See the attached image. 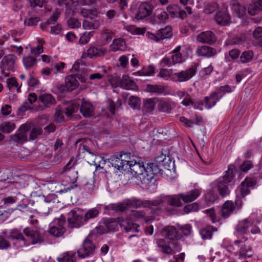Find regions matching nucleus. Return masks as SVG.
Masks as SVG:
<instances>
[{"mask_svg": "<svg viewBox=\"0 0 262 262\" xmlns=\"http://www.w3.org/2000/svg\"><path fill=\"white\" fill-rule=\"evenodd\" d=\"M167 11L172 17H177L181 15V10L177 5H170L167 8Z\"/></svg>", "mask_w": 262, "mask_h": 262, "instance_id": "obj_47", "label": "nucleus"}, {"mask_svg": "<svg viewBox=\"0 0 262 262\" xmlns=\"http://www.w3.org/2000/svg\"><path fill=\"white\" fill-rule=\"evenodd\" d=\"M95 248V246L91 241L86 238L83 242L82 248L78 251V254L80 257L84 258L92 253Z\"/></svg>", "mask_w": 262, "mask_h": 262, "instance_id": "obj_17", "label": "nucleus"}, {"mask_svg": "<svg viewBox=\"0 0 262 262\" xmlns=\"http://www.w3.org/2000/svg\"><path fill=\"white\" fill-rule=\"evenodd\" d=\"M39 99L43 104L47 107H49L54 104L56 102L55 99L53 97L52 95L50 94H41L39 96Z\"/></svg>", "mask_w": 262, "mask_h": 262, "instance_id": "obj_37", "label": "nucleus"}, {"mask_svg": "<svg viewBox=\"0 0 262 262\" xmlns=\"http://www.w3.org/2000/svg\"><path fill=\"white\" fill-rule=\"evenodd\" d=\"M195 74V69L193 67H191L180 72L174 73L172 77V80L180 82L187 81L192 78Z\"/></svg>", "mask_w": 262, "mask_h": 262, "instance_id": "obj_10", "label": "nucleus"}, {"mask_svg": "<svg viewBox=\"0 0 262 262\" xmlns=\"http://www.w3.org/2000/svg\"><path fill=\"white\" fill-rule=\"evenodd\" d=\"M81 13L83 17H86L83 22V27L85 29H96L99 27V21L94 18L96 15L95 11L83 9Z\"/></svg>", "mask_w": 262, "mask_h": 262, "instance_id": "obj_8", "label": "nucleus"}, {"mask_svg": "<svg viewBox=\"0 0 262 262\" xmlns=\"http://www.w3.org/2000/svg\"><path fill=\"white\" fill-rule=\"evenodd\" d=\"M231 7L233 13L237 17H242L246 14V9L240 5L236 0H232L231 2Z\"/></svg>", "mask_w": 262, "mask_h": 262, "instance_id": "obj_29", "label": "nucleus"}, {"mask_svg": "<svg viewBox=\"0 0 262 262\" xmlns=\"http://www.w3.org/2000/svg\"><path fill=\"white\" fill-rule=\"evenodd\" d=\"M79 105L76 103H73L66 108V114L70 117L73 114L78 111Z\"/></svg>", "mask_w": 262, "mask_h": 262, "instance_id": "obj_55", "label": "nucleus"}, {"mask_svg": "<svg viewBox=\"0 0 262 262\" xmlns=\"http://www.w3.org/2000/svg\"><path fill=\"white\" fill-rule=\"evenodd\" d=\"M161 234L163 236L166 237L169 239H178L181 238V235L178 233L177 229L173 226L164 227Z\"/></svg>", "mask_w": 262, "mask_h": 262, "instance_id": "obj_25", "label": "nucleus"}, {"mask_svg": "<svg viewBox=\"0 0 262 262\" xmlns=\"http://www.w3.org/2000/svg\"><path fill=\"white\" fill-rule=\"evenodd\" d=\"M174 163L170 160L169 157H166V160L161 164L159 167L163 170H170L173 167Z\"/></svg>", "mask_w": 262, "mask_h": 262, "instance_id": "obj_56", "label": "nucleus"}, {"mask_svg": "<svg viewBox=\"0 0 262 262\" xmlns=\"http://www.w3.org/2000/svg\"><path fill=\"white\" fill-rule=\"evenodd\" d=\"M234 244L240 247L238 252L239 259L247 258L251 257L253 255V253L250 245L240 240H235Z\"/></svg>", "mask_w": 262, "mask_h": 262, "instance_id": "obj_13", "label": "nucleus"}, {"mask_svg": "<svg viewBox=\"0 0 262 262\" xmlns=\"http://www.w3.org/2000/svg\"><path fill=\"white\" fill-rule=\"evenodd\" d=\"M252 167V163L250 161H245L240 166V169L243 172H247Z\"/></svg>", "mask_w": 262, "mask_h": 262, "instance_id": "obj_64", "label": "nucleus"}, {"mask_svg": "<svg viewBox=\"0 0 262 262\" xmlns=\"http://www.w3.org/2000/svg\"><path fill=\"white\" fill-rule=\"evenodd\" d=\"M5 79H6V81L7 84V86L11 90L14 87L17 88L16 91L18 93L20 92V86H18V84L16 80V79L14 77L8 78V77H6ZM4 80L3 81H4Z\"/></svg>", "mask_w": 262, "mask_h": 262, "instance_id": "obj_49", "label": "nucleus"}, {"mask_svg": "<svg viewBox=\"0 0 262 262\" xmlns=\"http://www.w3.org/2000/svg\"><path fill=\"white\" fill-rule=\"evenodd\" d=\"M260 10H262V0H253L247 8V12L251 15L257 14Z\"/></svg>", "mask_w": 262, "mask_h": 262, "instance_id": "obj_31", "label": "nucleus"}, {"mask_svg": "<svg viewBox=\"0 0 262 262\" xmlns=\"http://www.w3.org/2000/svg\"><path fill=\"white\" fill-rule=\"evenodd\" d=\"M80 112L85 117H90L94 115V107L89 102L83 100L81 104Z\"/></svg>", "mask_w": 262, "mask_h": 262, "instance_id": "obj_27", "label": "nucleus"}, {"mask_svg": "<svg viewBox=\"0 0 262 262\" xmlns=\"http://www.w3.org/2000/svg\"><path fill=\"white\" fill-rule=\"evenodd\" d=\"M197 40L201 43H211L215 41L214 34L210 31L203 32L197 36Z\"/></svg>", "mask_w": 262, "mask_h": 262, "instance_id": "obj_26", "label": "nucleus"}, {"mask_svg": "<svg viewBox=\"0 0 262 262\" xmlns=\"http://www.w3.org/2000/svg\"><path fill=\"white\" fill-rule=\"evenodd\" d=\"M24 233L27 236V239L25 238L23 234L16 229L3 232L4 236L0 235V249H7L10 247V242L7 241L6 238L12 242L16 248L27 247L30 244L41 243L43 240L38 232L31 230L29 228H26L24 229Z\"/></svg>", "mask_w": 262, "mask_h": 262, "instance_id": "obj_1", "label": "nucleus"}, {"mask_svg": "<svg viewBox=\"0 0 262 262\" xmlns=\"http://www.w3.org/2000/svg\"><path fill=\"white\" fill-rule=\"evenodd\" d=\"M196 53L198 56L210 57L216 54V51L208 46H202L197 49Z\"/></svg>", "mask_w": 262, "mask_h": 262, "instance_id": "obj_32", "label": "nucleus"}, {"mask_svg": "<svg viewBox=\"0 0 262 262\" xmlns=\"http://www.w3.org/2000/svg\"><path fill=\"white\" fill-rule=\"evenodd\" d=\"M28 126L25 124L21 125L15 134L10 136V142L14 144H22L27 140V132L28 130Z\"/></svg>", "mask_w": 262, "mask_h": 262, "instance_id": "obj_9", "label": "nucleus"}, {"mask_svg": "<svg viewBox=\"0 0 262 262\" xmlns=\"http://www.w3.org/2000/svg\"><path fill=\"white\" fill-rule=\"evenodd\" d=\"M164 87L158 85H147L146 91L148 92L152 93L161 94L164 92Z\"/></svg>", "mask_w": 262, "mask_h": 262, "instance_id": "obj_50", "label": "nucleus"}, {"mask_svg": "<svg viewBox=\"0 0 262 262\" xmlns=\"http://www.w3.org/2000/svg\"><path fill=\"white\" fill-rule=\"evenodd\" d=\"M256 184L255 179L247 177L241 183V185L237 188L242 198H244L250 193V188L253 187Z\"/></svg>", "mask_w": 262, "mask_h": 262, "instance_id": "obj_16", "label": "nucleus"}, {"mask_svg": "<svg viewBox=\"0 0 262 262\" xmlns=\"http://www.w3.org/2000/svg\"><path fill=\"white\" fill-rule=\"evenodd\" d=\"M202 189L200 188H195L185 193H182V201L185 203L191 202L196 200L201 194Z\"/></svg>", "mask_w": 262, "mask_h": 262, "instance_id": "obj_19", "label": "nucleus"}, {"mask_svg": "<svg viewBox=\"0 0 262 262\" xmlns=\"http://www.w3.org/2000/svg\"><path fill=\"white\" fill-rule=\"evenodd\" d=\"M93 34L94 32L92 31L84 33L80 38V43L84 45L88 43L93 35Z\"/></svg>", "mask_w": 262, "mask_h": 262, "instance_id": "obj_57", "label": "nucleus"}, {"mask_svg": "<svg viewBox=\"0 0 262 262\" xmlns=\"http://www.w3.org/2000/svg\"><path fill=\"white\" fill-rule=\"evenodd\" d=\"M131 216L135 221L143 219L146 223L151 222L154 220V218L151 216L146 217L145 213L141 211L135 210L132 211Z\"/></svg>", "mask_w": 262, "mask_h": 262, "instance_id": "obj_36", "label": "nucleus"}, {"mask_svg": "<svg viewBox=\"0 0 262 262\" xmlns=\"http://www.w3.org/2000/svg\"><path fill=\"white\" fill-rule=\"evenodd\" d=\"M23 62L24 67L27 69L33 68L37 63L36 59L31 56L24 57Z\"/></svg>", "mask_w": 262, "mask_h": 262, "instance_id": "obj_46", "label": "nucleus"}, {"mask_svg": "<svg viewBox=\"0 0 262 262\" xmlns=\"http://www.w3.org/2000/svg\"><path fill=\"white\" fill-rule=\"evenodd\" d=\"M127 30L132 34L141 35L145 33V30L144 28H139L135 26H129Z\"/></svg>", "mask_w": 262, "mask_h": 262, "instance_id": "obj_61", "label": "nucleus"}, {"mask_svg": "<svg viewBox=\"0 0 262 262\" xmlns=\"http://www.w3.org/2000/svg\"><path fill=\"white\" fill-rule=\"evenodd\" d=\"M121 88L129 90H136L138 86L136 83L127 75H123L121 78Z\"/></svg>", "mask_w": 262, "mask_h": 262, "instance_id": "obj_30", "label": "nucleus"}, {"mask_svg": "<svg viewBox=\"0 0 262 262\" xmlns=\"http://www.w3.org/2000/svg\"><path fill=\"white\" fill-rule=\"evenodd\" d=\"M182 193L172 195H160L154 199V203L156 204V209H165V204L167 203L170 206L179 207L182 206Z\"/></svg>", "mask_w": 262, "mask_h": 262, "instance_id": "obj_6", "label": "nucleus"}, {"mask_svg": "<svg viewBox=\"0 0 262 262\" xmlns=\"http://www.w3.org/2000/svg\"><path fill=\"white\" fill-rule=\"evenodd\" d=\"M166 155L161 154L155 158L154 163L135 164L132 166V170L137 175L140 182L143 184H148L156 174L163 171V169L159 166L166 160Z\"/></svg>", "mask_w": 262, "mask_h": 262, "instance_id": "obj_2", "label": "nucleus"}, {"mask_svg": "<svg viewBox=\"0 0 262 262\" xmlns=\"http://www.w3.org/2000/svg\"><path fill=\"white\" fill-rule=\"evenodd\" d=\"M157 244L160 250L163 253L169 254L172 252V249L169 246V242L168 241H166L165 239H159L157 241Z\"/></svg>", "mask_w": 262, "mask_h": 262, "instance_id": "obj_38", "label": "nucleus"}, {"mask_svg": "<svg viewBox=\"0 0 262 262\" xmlns=\"http://www.w3.org/2000/svg\"><path fill=\"white\" fill-rule=\"evenodd\" d=\"M107 50L104 48H95L94 47H90L87 51L86 53L83 54L81 57L84 58L86 57L93 58L97 56H100L105 54Z\"/></svg>", "mask_w": 262, "mask_h": 262, "instance_id": "obj_23", "label": "nucleus"}, {"mask_svg": "<svg viewBox=\"0 0 262 262\" xmlns=\"http://www.w3.org/2000/svg\"><path fill=\"white\" fill-rule=\"evenodd\" d=\"M42 133V130L41 127H34L31 130L30 134V140L35 139L38 136L41 135Z\"/></svg>", "mask_w": 262, "mask_h": 262, "instance_id": "obj_60", "label": "nucleus"}, {"mask_svg": "<svg viewBox=\"0 0 262 262\" xmlns=\"http://www.w3.org/2000/svg\"><path fill=\"white\" fill-rule=\"evenodd\" d=\"M181 50V46L177 47L171 53V59L174 64L181 63L182 62L183 58L182 54L180 52Z\"/></svg>", "mask_w": 262, "mask_h": 262, "instance_id": "obj_44", "label": "nucleus"}, {"mask_svg": "<svg viewBox=\"0 0 262 262\" xmlns=\"http://www.w3.org/2000/svg\"><path fill=\"white\" fill-rule=\"evenodd\" d=\"M235 89L234 86H231L228 85H225L224 86H222L220 88V89L217 92V95L220 98L224 95L228 93H231L233 92Z\"/></svg>", "mask_w": 262, "mask_h": 262, "instance_id": "obj_53", "label": "nucleus"}, {"mask_svg": "<svg viewBox=\"0 0 262 262\" xmlns=\"http://www.w3.org/2000/svg\"><path fill=\"white\" fill-rule=\"evenodd\" d=\"M99 213V211L96 208H93L89 209L85 213L83 220L85 222H88L89 220L96 217Z\"/></svg>", "mask_w": 262, "mask_h": 262, "instance_id": "obj_45", "label": "nucleus"}, {"mask_svg": "<svg viewBox=\"0 0 262 262\" xmlns=\"http://www.w3.org/2000/svg\"><path fill=\"white\" fill-rule=\"evenodd\" d=\"M219 99L220 98L217 95V93H212L209 97L205 98V107L207 109L211 108L215 105Z\"/></svg>", "mask_w": 262, "mask_h": 262, "instance_id": "obj_39", "label": "nucleus"}, {"mask_svg": "<svg viewBox=\"0 0 262 262\" xmlns=\"http://www.w3.org/2000/svg\"><path fill=\"white\" fill-rule=\"evenodd\" d=\"M65 218L61 216L54 220L52 223L50 233L55 236H61L65 232L64 227Z\"/></svg>", "mask_w": 262, "mask_h": 262, "instance_id": "obj_11", "label": "nucleus"}, {"mask_svg": "<svg viewBox=\"0 0 262 262\" xmlns=\"http://www.w3.org/2000/svg\"><path fill=\"white\" fill-rule=\"evenodd\" d=\"M126 48L125 41L122 38H117L113 40V43L110 46V50L112 52L117 51H123Z\"/></svg>", "mask_w": 262, "mask_h": 262, "instance_id": "obj_33", "label": "nucleus"}, {"mask_svg": "<svg viewBox=\"0 0 262 262\" xmlns=\"http://www.w3.org/2000/svg\"><path fill=\"white\" fill-rule=\"evenodd\" d=\"M55 120L57 122H61L64 121V117L63 112L61 110V108L58 106L56 108V111L54 115Z\"/></svg>", "mask_w": 262, "mask_h": 262, "instance_id": "obj_59", "label": "nucleus"}, {"mask_svg": "<svg viewBox=\"0 0 262 262\" xmlns=\"http://www.w3.org/2000/svg\"><path fill=\"white\" fill-rule=\"evenodd\" d=\"M15 128V124L13 122L6 121L0 124V130L4 133H10Z\"/></svg>", "mask_w": 262, "mask_h": 262, "instance_id": "obj_42", "label": "nucleus"}, {"mask_svg": "<svg viewBox=\"0 0 262 262\" xmlns=\"http://www.w3.org/2000/svg\"><path fill=\"white\" fill-rule=\"evenodd\" d=\"M251 226V223L247 220L239 221L235 227V235L237 236H239L247 233L248 231L249 228Z\"/></svg>", "mask_w": 262, "mask_h": 262, "instance_id": "obj_28", "label": "nucleus"}, {"mask_svg": "<svg viewBox=\"0 0 262 262\" xmlns=\"http://www.w3.org/2000/svg\"><path fill=\"white\" fill-rule=\"evenodd\" d=\"M64 172L68 177H69L70 182L74 183L76 180L77 173L74 169H71L69 170H65Z\"/></svg>", "mask_w": 262, "mask_h": 262, "instance_id": "obj_62", "label": "nucleus"}, {"mask_svg": "<svg viewBox=\"0 0 262 262\" xmlns=\"http://www.w3.org/2000/svg\"><path fill=\"white\" fill-rule=\"evenodd\" d=\"M57 260L59 262H74L75 254L73 252H66L59 255Z\"/></svg>", "mask_w": 262, "mask_h": 262, "instance_id": "obj_41", "label": "nucleus"}, {"mask_svg": "<svg viewBox=\"0 0 262 262\" xmlns=\"http://www.w3.org/2000/svg\"><path fill=\"white\" fill-rule=\"evenodd\" d=\"M214 19L216 22L221 26L226 25L229 24L230 16L226 10L217 12Z\"/></svg>", "mask_w": 262, "mask_h": 262, "instance_id": "obj_24", "label": "nucleus"}, {"mask_svg": "<svg viewBox=\"0 0 262 262\" xmlns=\"http://www.w3.org/2000/svg\"><path fill=\"white\" fill-rule=\"evenodd\" d=\"M216 228H213L211 226H207L205 228L202 229L200 233L203 239H210L212 237V232L216 231Z\"/></svg>", "mask_w": 262, "mask_h": 262, "instance_id": "obj_43", "label": "nucleus"}, {"mask_svg": "<svg viewBox=\"0 0 262 262\" xmlns=\"http://www.w3.org/2000/svg\"><path fill=\"white\" fill-rule=\"evenodd\" d=\"M118 222L122 230L126 232H139V226L133 223L129 218L119 219Z\"/></svg>", "mask_w": 262, "mask_h": 262, "instance_id": "obj_14", "label": "nucleus"}, {"mask_svg": "<svg viewBox=\"0 0 262 262\" xmlns=\"http://www.w3.org/2000/svg\"><path fill=\"white\" fill-rule=\"evenodd\" d=\"M235 211V207L233 202L230 201H226L223 205L221 215L224 218H227Z\"/></svg>", "mask_w": 262, "mask_h": 262, "instance_id": "obj_22", "label": "nucleus"}, {"mask_svg": "<svg viewBox=\"0 0 262 262\" xmlns=\"http://www.w3.org/2000/svg\"><path fill=\"white\" fill-rule=\"evenodd\" d=\"M68 221L71 227H79L82 223V217L80 212L79 210H71L68 213Z\"/></svg>", "mask_w": 262, "mask_h": 262, "instance_id": "obj_15", "label": "nucleus"}, {"mask_svg": "<svg viewBox=\"0 0 262 262\" xmlns=\"http://www.w3.org/2000/svg\"><path fill=\"white\" fill-rule=\"evenodd\" d=\"M253 58V53L251 51L244 52L241 57L240 60L242 63H247L250 62Z\"/></svg>", "mask_w": 262, "mask_h": 262, "instance_id": "obj_52", "label": "nucleus"}, {"mask_svg": "<svg viewBox=\"0 0 262 262\" xmlns=\"http://www.w3.org/2000/svg\"><path fill=\"white\" fill-rule=\"evenodd\" d=\"M128 104L133 109L138 110L140 107L141 101L138 97L132 96L129 97Z\"/></svg>", "mask_w": 262, "mask_h": 262, "instance_id": "obj_54", "label": "nucleus"}, {"mask_svg": "<svg viewBox=\"0 0 262 262\" xmlns=\"http://www.w3.org/2000/svg\"><path fill=\"white\" fill-rule=\"evenodd\" d=\"M78 85V82L76 77L74 75H70L65 79V83L61 87V91H71L75 89Z\"/></svg>", "mask_w": 262, "mask_h": 262, "instance_id": "obj_21", "label": "nucleus"}, {"mask_svg": "<svg viewBox=\"0 0 262 262\" xmlns=\"http://www.w3.org/2000/svg\"><path fill=\"white\" fill-rule=\"evenodd\" d=\"M171 35V28L169 27H166L164 29H160L156 33L147 32L146 34V36L148 38L156 41L169 38Z\"/></svg>", "mask_w": 262, "mask_h": 262, "instance_id": "obj_12", "label": "nucleus"}, {"mask_svg": "<svg viewBox=\"0 0 262 262\" xmlns=\"http://www.w3.org/2000/svg\"><path fill=\"white\" fill-rule=\"evenodd\" d=\"M158 102L156 98H148L144 101L142 109L146 113H150L154 111Z\"/></svg>", "mask_w": 262, "mask_h": 262, "instance_id": "obj_34", "label": "nucleus"}, {"mask_svg": "<svg viewBox=\"0 0 262 262\" xmlns=\"http://www.w3.org/2000/svg\"><path fill=\"white\" fill-rule=\"evenodd\" d=\"M84 157L87 160L88 163L91 165L96 164L98 156L86 150L84 152Z\"/></svg>", "mask_w": 262, "mask_h": 262, "instance_id": "obj_51", "label": "nucleus"}, {"mask_svg": "<svg viewBox=\"0 0 262 262\" xmlns=\"http://www.w3.org/2000/svg\"><path fill=\"white\" fill-rule=\"evenodd\" d=\"M42 199H43V202L41 204L39 209L40 213L47 215L49 212L50 208H51L50 204L55 202L56 197L54 195L52 194L46 198L42 197Z\"/></svg>", "mask_w": 262, "mask_h": 262, "instance_id": "obj_20", "label": "nucleus"}, {"mask_svg": "<svg viewBox=\"0 0 262 262\" xmlns=\"http://www.w3.org/2000/svg\"><path fill=\"white\" fill-rule=\"evenodd\" d=\"M15 57L13 55L5 56L0 63V70L2 75L0 76V81H3L9 77V71L13 70L15 64Z\"/></svg>", "mask_w": 262, "mask_h": 262, "instance_id": "obj_7", "label": "nucleus"}, {"mask_svg": "<svg viewBox=\"0 0 262 262\" xmlns=\"http://www.w3.org/2000/svg\"><path fill=\"white\" fill-rule=\"evenodd\" d=\"M174 106V104L167 99L159 100L158 106L163 112H169Z\"/></svg>", "mask_w": 262, "mask_h": 262, "instance_id": "obj_40", "label": "nucleus"}, {"mask_svg": "<svg viewBox=\"0 0 262 262\" xmlns=\"http://www.w3.org/2000/svg\"><path fill=\"white\" fill-rule=\"evenodd\" d=\"M129 155L127 154H123L120 155L119 156H113L108 159V162L110 163L113 167L117 171H122L128 168L130 169V172L133 176L135 177L137 180L139 181V178L132 170V166L134 164L139 163V162L130 161Z\"/></svg>", "mask_w": 262, "mask_h": 262, "instance_id": "obj_4", "label": "nucleus"}, {"mask_svg": "<svg viewBox=\"0 0 262 262\" xmlns=\"http://www.w3.org/2000/svg\"><path fill=\"white\" fill-rule=\"evenodd\" d=\"M37 99V95L35 93H30L28 96V102H24L19 110L22 112H25L26 111L29 110L32 108L31 104L35 102Z\"/></svg>", "mask_w": 262, "mask_h": 262, "instance_id": "obj_35", "label": "nucleus"}, {"mask_svg": "<svg viewBox=\"0 0 262 262\" xmlns=\"http://www.w3.org/2000/svg\"><path fill=\"white\" fill-rule=\"evenodd\" d=\"M199 208L198 204L196 203H193L186 205L184 208V211L186 213H188L191 212L196 211Z\"/></svg>", "mask_w": 262, "mask_h": 262, "instance_id": "obj_58", "label": "nucleus"}, {"mask_svg": "<svg viewBox=\"0 0 262 262\" xmlns=\"http://www.w3.org/2000/svg\"><path fill=\"white\" fill-rule=\"evenodd\" d=\"M180 121L183 125L187 127H191L195 124L192 120H189L185 117H181L180 118Z\"/></svg>", "mask_w": 262, "mask_h": 262, "instance_id": "obj_63", "label": "nucleus"}, {"mask_svg": "<svg viewBox=\"0 0 262 262\" xmlns=\"http://www.w3.org/2000/svg\"><path fill=\"white\" fill-rule=\"evenodd\" d=\"M153 7L150 4L147 3H142L139 7L138 11L136 14L137 19H143L150 15Z\"/></svg>", "mask_w": 262, "mask_h": 262, "instance_id": "obj_18", "label": "nucleus"}, {"mask_svg": "<svg viewBox=\"0 0 262 262\" xmlns=\"http://www.w3.org/2000/svg\"><path fill=\"white\" fill-rule=\"evenodd\" d=\"M234 166L230 165L225 175L216 181L215 183L221 195L225 196L229 194L230 189L231 188V185L229 183L231 182L234 177Z\"/></svg>", "mask_w": 262, "mask_h": 262, "instance_id": "obj_5", "label": "nucleus"}, {"mask_svg": "<svg viewBox=\"0 0 262 262\" xmlns=\"http://www.w3.org/2000/svg\"><path fill=\"white\" fill-rule=\"evenodd\" d=\"M155 204L154 200L152 201H142L139 199H133L132 200H126L119 203L109 204L105 208L117 211H123L130 206L135 208L143 206L156 209V204Z\"/></svg>", "mask_w": 262, "mask_h": 262, "instance_id": "obj_3", "label": "nucleus"}, {"mask_svg": "<svg viewBox=\"0 0 262 262\" xmlns=\"http://www.w3.org/2000/svg\"><path fill=\"white\" fill-rule=\"evenodd\" d=\"M174 73H173V70L172 69H166L162 68L160 70L158 74V76L167 80L170 78L172 80V77Z\"/></svg>", "mask_w": 262, "mask_h": 262, "instance_id": "obj_48", "label": "nucleus"}]
</instances>
